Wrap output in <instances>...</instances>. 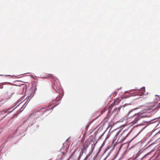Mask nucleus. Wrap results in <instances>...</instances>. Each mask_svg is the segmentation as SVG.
Wrapping results in <instances>:
<instances>
[{
  "label": "nucleus",
  "mask_w": 160,
  "mask_h": 160,
  "mask_svg": "<svg viewBox=\"0 0 160 160\" xmlns=\"http://www.w3.org/2000/svg\"><path fill=\"white\" fill-rule=\"evenodd\" d=\"M146 93L145 92V88H141L140 90L138 92H136L135 93V95L138 96L139 97H137V98H139L140 97L142 96V94H146ZM135 95H134L135 96Z\"/></svg>",
  "instance_id": "obj_4"
},
{
  "label": "nucleus",
  "mask_w": 160,
  "mask_h": 160,
  "mask_svg": "<svg viewBox=\"0 0 160 160\" xmlns=\"http://www.w3.org/2000/svg\"><path fill=\"white\" fill-rule=\"evenodd\" d=\"M110 153V152H109V153H108V155H109V153Z\"/></svg>",
  "instance_id": "obj_14"
},
{
  "label": "nucleus",
  "mask_w": 160,
  "mask_h": 160,
  "mask_svg": "<svg viewBox=\"0 0 160 160\" xmlns=\"http://www.w3.org/2000/svg\"><path fill=\"white\" fill-rule=\"evenodd\" d=\"M106 111V109H104L103 110L101 111V112L102 113H104Z\"/></svg>",
  "instance_id": "obj_11"
},
{
  "label": "nucleus",
  "mask_w": 160,
  "mask_h": 160,
  "mask_svg": "<svg viewBox=\"0 0 160 160\" xmlns=\"http://www.w3.org/2000/svg\"><path fill=\"white\" fill-rule=\"evenodd\" d=\"M129 134L130 132H128V130H124L119 137L118 141L121 142H123Z\"/></svg>",
  "instance_id": "obj_3"
},
{
  "label": "nucleus",
  "mask_w": 160,
  "mask_h": 160,
  "mask_svg": "<svg viewBox=\"0 0 160 160\" xmlns=\"http://www.w3.org/2000/svg\"><path fill=\"white\" fill-rule=\"evenodd\" d=\"M48 76H49V77H50L52 78H54L53 75L52 74H49V75H48Z\"/></svg>",
  "instance_id": "obj_10"
},
{
  "label": "nucleus",
  "mask_w": 160,
  "mask_h": 160,
  "mask_svg": "<svg viewBox=\"0 0 160 160\" xmlns=\"http://www.w3.org/2000/svg\"><path fill=\"white\" fill-rule=\"evenodd\" d=\"M120 132V131H119L118 132V134H119V133Z\"/></svg>",
  "instance_id": "obj_13"
},
{
  "label": "nucleus",
  "mask_w": 160,
  "mask_h": 160,
  "mask_svg": "<svg viewBox=\"0 0 160 160\" xmlns=\"http://www.w3.org/2000/svg\"><path fill=\"white\" fill-rule=\"evenodd\" d=\"M122 99V98L121 99V98H118L115 99L114 101L113 102L112 104L114 105L118 104L121 101Z\"/></svg>",
  "instance_id": "obj_6"
},
{
  "label": "nucleus",
  "mask_w": 160,
  "mask_h": 160,
  "mask_svg": "<svg viewBox=\"0 0 160 160\" xmlns=\"http://www.w3.org/2000/svg\"><path fill=\"white\" fill-rule=\"evenodd\" d=\"M68 150V148H65V147H62L60 149V151L64 155L66 153Z\"/></svg>",
  "instance_id": "obj_5"
},
{
  "label": "nucleus",
  "mask_w": 160,
  "mask_h": 160,
  "mask_svg": "<svg viewBox=\"0 0 160 160\" xmlns=\"http://www.w3.org/2000/svg\"><path fill=\"white\" fill-rule=\"evenodd\" d=\"M150 116L149 114L141 113L140 114L135 115L131 118L132 120L131 123L132 124L136 123L138 120L142 118H148Z\"/></svg>",
  "instance_id": "obj_1"
},
{
  "label": "nucleus",
  "mask_w": 160,
  "mask_h": 160,
  "mask_svg": "<svg viewBox=\"0 0 160 160\" xmlns=\"http://www.w3.org/2000/svg\"><path fill=\"white\" fill-rule=\"evenodd\" d=\"M84 149V148L82 149L81 151L80 152V154H79V157H80L81 156H82V155Z\"/></svg>",
  "instance_id": "obj_7"
},
{
  "label": "nucleus",
  "mask_w": 160,
  "mask_h": 160,
  "mask_svg": "<svg viewBox=\"0 0 160 160\" xmlns=\"http://www.w3.org/2000/svg\"><path fill=\"white\" fill-rule=\"evenodd\" d=\"M53 88L54 89V90H55L56 91H57V90H58V88L56 87L53 86Z\"/></svg>",
  "instance_id": "obj_9"
},
{
  "label": "nucleus",
  "mask_w": 160,
  "mask_h": 160,
  "mask_svg": "<svg viewBox=\"0 0 160 160\" xmlns=\"http://www.w3.org/2000/svg\"><path fill=\"white\" fill-rule=\"evenodd\" d=\"M155 97L157 102H154V103H151L150 106H149L150 109H156L158 110L160 108V101L158 95H156Z\"/></svg>",
  "instance_id": "obj_2"
},
{
  "label": "nucleus",
  "mask_w": 160,
  "mask_h": 160,
  "mask_svg": "<svg viewBox=\"0 0 160 160\" xmlns=\"http://www.w3.org/2000/svg\"><path fill=\"white\" fill-rule=\"evenodd\" d=\"M88 158V156H87V157L86 158V159H87V158Z\"/></svg>",
  "instance_id": "obj_12"
},
{
  "label": "nucleus",
  "mask_w": 160,
  "mask_h": 160,
  "mask_svg": "<svg viewBox=\"0 0 160 160\" xmlns=\"http://www.w3.org/2000/svg\"><path fill=\"white\" fill-rule=\"evenodd\" d=\"M77 151V149H75L73 152V154L70 156V157L69 159H70L72 156L75 153V152Z\"/></svg>",
  "instance_id": "obj_8"
}]
</instances>
